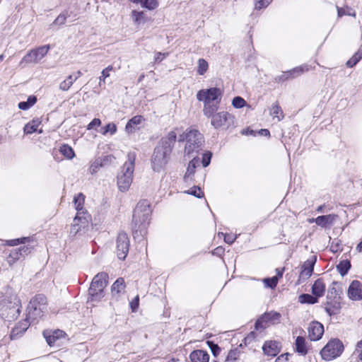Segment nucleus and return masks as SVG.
I'll return each instance as SVG.
<instances>
[{
	"label": "nucleus",
	"instance_id": "obj_29",
	"mask_svg": "<svg viewBox=\"0 0 362 362\" xmlns=\"http://www.w3.org/2000/svg\"><path fill=\"white\" fill-rule=\"evenodd\" d=\"M85 202V196L82 193H78L74 198V202L75 204L76 209L77 211V214L80 212H86L83 210V204Z\"/></svg>",
	"mask_w": 362,
	"mask_h": 362
},
{
	"label": "nucleus",
	"instance_id": "obj_61",
	"mask_svg": "<svg viewBox=\"0 0 362 362\" xmlns=\"http://www.w3.org/2000/svg\"><path fill=\"white\" fill-rule=\"evenodd\" d=\"M286 74V72H284L281 76H276L275 78L276 81L280 82V81H285L288 78H291L290 74Z\"/></svg>",
	"mask_w": 362,
	"mask_h": 362
},
{
	"label": "nucleus",
	"instance_id": "obj_52",
	"mask_svg": "<svg viewBox=\"0 0 362 362\" xmlns=\"http://www.w3.org/2000/svg\"><path fill=\"white\" fill-rule=\"evenodd\" d=\"M224 236V241L228 244H232L236 239L237 236L232 234H224L223 233H218V235Z\"/></svg>",
	"mask_w": 362,
	"mask_h": 362
},
{
	"label": "nucleus",
	"instance_id": "obj_36",
	"mask_svg": "<svg viewBox=\"0 0 362 362\" xmlns=\"http://www.w3.org/2000/svg\"><path fill=\"white\" fill-rule=\"evenodd\" d=\"M70 16V12L68 10L64 11L61 13L57 18L54 21L52 25H64L67 18Z\"/></svg>",
	"mask_w": 362,
	"mask_h": 362
},
{
	"label": "nucleus",
	"instance_id": "obj_30",
	"mask_svg": "<svg viewBox=\"0 0 362 362\" xmlns=\"http://www.w3.org/2000/svg\"><path fill=\"white\" fill-rule=\"evenodd\" d=\"M76 80L77 77H74L73 75H69L66 79L59 83V88L61 90L66 91Z\"/></svg>",
	"mask_w": 362,
	"mask_h": 362
},
{
	"label": "nucleus",
	"instance_id": "obj_26",
	"mask_svg": "<svg viewBox=\"0 0 362 362\" xmlns=\"http://www.w3.org/2000/svg\"><path fill=\"white\" fill-rule=\"evenodd\" d=\"M144 121V119L141 115H136L129 120L126 124L125 129L127 132H132L136 127L141 124Z\"/></svg>",
	"mask_w": 362,
	"mask_h": 362
},
{
	"label": "nucleus",
	"instance_id": "obj_63",
	"mask_svg": "<svg viewBox=\"0 0 362 362\" xmlns=\"http://www.w3.org/2000/svg\"><path fill=\"white\" fill-rule=\"evenodd\" d=\"M18 107L21 110H26L29 109L30 107L29 104L27 103L26 102H21L18 103Z\"/></svg>",
	"mask_w": 362,
	"mask_h": 362
},
{
	"label": "nucleus",
	"instance_id": "obj_34",
	"mask_svg": "<svg viewBox=\"0 0 362 362\" xmlns=\"http://www.w3.org/2000/svg\"><path fill=\"white\" fill-rule=\"evenodd\" d=\"M59 152L67 159H72L75 156L73 148L67 144L62 145L59 148Z\"/></svg>",
	"mask_w": 362,
	"mask_h": 362
},
{
	"label": "nucleus",
	"instance_id": "obj_7",
	"mask_svg": "<svg viewBox=\"0 0 362 362\" xmlns=\"http://www.w3.org/2000/svg\"><path fill=\"white\" fill-rule=\"evenodd\" d=\"M171 151L169 148H165L161 146H157L151 158L152 168L156 172L164 170L168 164Z\"/></svg>",
	"mask_w": 362,
	"mask_h": 362
},
{
	"label": "nucleus",
	"instance_id": "obj_28",
	"mask_svg": "<svg viewBox=\"0 0 362 362\" xmlns=\"http://www.w3.org/2000/svg\"><path fill=\"white\" fill-rule=\"evenodd\" d=\"M296 351L302 355H305L308 352L305 339L303 337L298 336L296 339Z\"/></svg>",
	"mask_w": 362,
	"mask_h": 362
},
{
	"label": "nucleus",
	"instance_id": "obj_16",
	"mask_svg": "<svg viewBox=\"0 0 362 362\" xmlns=\"http://www.w3.org/2000/svg\"><path fill=\"white\" fill-rule=\"evenodd\" d=\"M177 128L170 131L165 136L160 139L157 146H161L165 148H169L172 152L174 144L177 139Z\"/></svg>",
	"mask_w": 362,
	"mask_h": 362
},
{
	"label": "nucleus",
	"instance_id": "obj_48",
	"mask_svg": "<svg viewBox=\"0 0 362 362\" xmlns=\"http://www.w3.org/2000/svg\"><path fill=\"white\" fill-rule=\"evenodd\" d=\"M273 0H256L255 2V9L260 10L262 8H264L267 7Z\"/></svg>",
	"mask_w": 362,
	"mask_h": 362
},
{
	"label": "nucleus",
	"instance_id": "obj_11",
	"mask_svg": "<svg viewBox=\"0 0 362 362\" xmlns=\"http://www.w3.org/2000/svg\"><path fill=\"white\" fill-rule=\"evenodd\" d=\"M129 240L125 233H119L117 238V255L119 259H124L129 252Z\"/></svg>",
	"mask_w": 362,
	"mask_h": 362
},
{
	"label": "nucleus",
	"instance_id": "obj_15",
	"mask_svg": "<svg viewBox=\"0 0 362 362\" xmlns=\"http://www.w3.org/2000/svg\"><path fill=\"white\" fill-rule=\"evenodd\" d=\"M281 318V314L275 311H271L264 313L255 323L256 329L262 327L263 323L271 322L272 324L278 323Z\"/></svg>",
	"mask_w": 362,
	"mask_h": 362
},
{
	"label": "nucleus",
	"instance_id": "obj_54",
	"mask_svg": "<svg viewBox=\"0 0 362 362\" xmlns=\"http://www.w3.org/2000/svg\"><path fill=\"white\" fill-rule=\"evenodd\" d=\"M100 167H101V164L98 161H97V160L94 161L90 165V168H89L90 173L91 175L96 173Z\"/></svg>",
	"mask_w": 362,
	"mask_h": 362
},
{
	"label": "nucleus",
	"instance_id": "obj_44",
	"mask_svg": "<svg viewBox=\"0 0 362 362\" xmlns=\"http://www.w3.org/2000/svg\"><path fill=\"white\" fill-rule=\"evenodd\" d=\"M337 13H338L339 17H341L345 15L351 16H356L355 12L353 11L352 9L350 8L346 7V8H339V6H337Z\"/></svg>",
	"mask_w": 362,
	"mask_h": 362
},
{
	"label": "nucleus",
	"instance_id": "obj_57",
	"mask_svg": "<svg viewBox=\"0 0 362 362\" xmlns=\"http://www.w3.org/2000/svg\"><path fill=\"white\" fill-rule=\"evenodd\" d=\"M32 249L33 248L28 245H23V246H21L19 248H18V250L19 252H21V255L23 256V255H27L29 253H30Z\"/></svg>",
	"mask_w": 362,
	"mask_h": 362
},
{
	"label": "nucleus",
	"instance_id": "obj_35",
	"mask_svg": "<svg viewBox=\"0 0 362 362\" xmlns=\"http://www.w3.org/2000/svg\"><path fill=\"white\" fill-rule=\"evenodd\" d=\"M197 161H195L194 159L191 160L189 163V165H188V167L187 168V171H186V173L185 175V177H184V180H185V182H189L192 180V175H193L195 172V168H196V164H197Z\"/></svg>",
	"mask_w": 362,
	"mask_h": 362
},
{
	"label": "nucleus",
	"instance_id": "obj_47",
	"mask_svg": "<svg viewBox=\"0 0 362 362\" xmlns=\"http://www.w3.org/2000/svg\"><path fill=\"white\" fill-rule=\"evenodd\" d=\"M264 283L267 287L273 288L276 287L278 283V277L273 276L272 278H267L264 279Z\"/></svg>",
	"mask_w": 362,
	"mask_h": 362
},
{
	"label": "nucleus",
	"instance_id": "obj_51",
	"mask_svg": "<svg viewBox=\"0 0 362 362\" xmlns=\"http://www.w3.org/2000/svg\"><path fill=\"white\" fill-rule=\"evenodd\" d=\"M354 354L357 358L362 361V339L357 342Z\"/></svg>",
	"mask_w": 362,
	"mask_h": 362
},
{
	"label": "nucleus",
	"instance_id": "obj_14",
	"mask_svg": "<svg viewBox=\"0 0 362 362\" xmlns=\"http://www.w3.org/2000/svg\"><path fill=\"white\" fill-rule=\"evenodd\" d=\"M141 206V204H138L133 214V221L136 226L146 223L150 216L151 209L149 206L148 205L145 206L147 209H145L144 213H142Z\"/></svg>",
	"mask_w": 362,
	"mask_h": 362
},
{
	"label": "nucleus",
	"instance_id": "obj_56",
	"mask_svg": "<svg viewBox=\"0 0 362 362\" xmlns=\"http://www.w3.org/2000/svg\"><path fill=\"white\" fill-rule=\"evenodd\" d=\"M291 355L289 354H285L279 356L275 361V362H293L291 360Z\"/></svg>",
	"mask_w": 362,
	"mask_h": 362
},
{
	"label": "nucleus",
	"instance_id": "obj_27",
	"mask_svg": "<svg viewBox=\"0 0 362 362\" xmlns=\"http://www.w3.org/2000/svg\"><path fill=\"white\" fill-rule=\"evenodd\" d=\"M132 2L139 4L143 8L149 11L156 9L158 6V0H131Z\"/></svg>",
	"mask_w": 362,
	"mask_h": 362
},
{
	"label": "nucleus",
	"instance_id": "obj_24",
	"mask_svg": "<svg viewBox=\"0 0 362 362\" xmlns=\"http://www.w3.org/2000/svg\"><path fill=\"white\" fill-rule=\"evenodd\" d=\"M314 264L315 262L313 261H306L302 266L299 278L302 279H308L310 278L313 272Z\"/></svg>",
	"mask_w": 362,
	"mask_h": 362
},
{
	"label": "nucleus",
	"instance_id": "obj_9",
	"mask_svg": "<svg viewBox=\"0 0 362 362\" xmlns=\"http://www.w3.org/2000/svg\"><path fill=\"white\" fill-rule=\"evenodd\" d=\"M90 216L86 212L76 214L71 226L70 233L76 235L79 232L85 230L89 226Z\"/></svg>",
	"mask_w": 362,
	"mask_h": 362
},
{
	"label": "nucleus",
	"instance_id": "obj_62",
	"mask_svg": "<svg viewBox=\"0 0 362 362\" xmlns=\"http://www.w3.org/2000/svg\"><path fill=\"white\" fill-rule=\"evenodd\" d=\"M110 76L109 73H106V71H102L101 76L99 77V84L101 85L102 83H105V78Z\"/></svg>",
	"mask_w": 362,
	"mask_h": 362
},
{
	"label": "nucleus",
	"instance_id": "obj_31",
	"mask_svg": "<svg viewBox=\"0 0 362 362\" xmlns=\"http://www.w3.org/2000/svg\"><path fill=\"white\" fill-rule=\"evenodd\" d=\"M270 115L274 119L276 118L278 122L284 118L283 111L276 103L272 105L270 110Z\"/></svg>",
	"mask_w": 362,
	"mask_h": 362
},
{
	"label": "nucleus",
	"instance_id": "obj_58",
	"mask_svg": "<svg viewBox=\"0 0 362 362\" xmlns=\"http://www.w3.org/2000/svg\"><path fill=\"white\" fill-rule=\"evenodd\" d=\"M139 296H136L131 302H130V307L132 308V310L133 312L136 311V309L139 307Z\"/></svg>",
	"mask_w": 362,
	"mask_h": 362
},
{
	"label": "nucleus",
	"instance_id": "obj_41",
	"mask_svg": "<svg viewBox=\"0 0 362 362\" xmlns=\"http://www.w3.org/2000/svg\"><path fill=\"white\" fill-rule=\"evenodd\" d=\"M28 241H30L29 237H23V238L6 240V245L13 247V246H16V245H18L20 244H25Z\"/></svg>",
	"mask_w": 362,
	"mask_h": 362
},
{
	"label": "nucleus",
	"instance_id": "obj_60",
	"mask_svg": "<svg viewBox=\"0 0 362 362\" xmlns=\"http://www.w3.org/2000/svg\"><path fill=\"white\" fill-rule=\"evenodd\" d=\"M168 55V53H161V52H158L156 54V56H155V61L156 62H160L161 61H163L167 56Z\"/></svg>",
	"mask_w": 362,
	"mask_h": 362
},
{
	"label": "nucleus",
	"instance_id": "obj_40",
	"mask_svg": "<svg viewBox=\"0 0 362 362\" xmlns=\"http://www.w3.org/2000/svg\"><path fill=\"white\" fill-rule=\"evenodd\" d=\"M361 59L362 51L359 49L349 60L347 61L346 66L351 68L354 66Z\"/></svg>",
	"mask_w": 362,
	"mask_h": 362
},
{
	"label": "nucleus",
	"instance_id": "obj_19",
	"mask_svg": "<svg viewBox=\"0 0 362 362\" xmlns=\"http://www.w3.org/2000/svg\"><path fill=\"white\" fill-rule=\"evenodd\" d=\"M264 354L269 356H276L280 352L279 343L276 341H268L262 346Z\"/></svg>",
	"mask_w": 362,
	"mask_h": 362
},
{
	"label": "nucleus",
	"instance_id": "obj_12",
	"mask_svg": "<svg viewBox=\"0 0 362 362\" xmlns=\"http://www.w3.org/2000/svg\"><path fill=\"white\" fill-rule=\"evenodd\" d=\"M210 117H211V125L216 129L228 125L232 119L231 115L227 112L214 113Z\"/></svg>",
	"mask_w": 362,
	"mask_h": 362
},
{
	"label": "nucleus",
	"instance_id": "obj_22",
	"mask_svg": "<svg viewBox=\"0 0 362 362\" xmlns=\"http://www.w3.org/2000/svg\"><path fill=\"white\" fill-rule=\"evenodd\" d=\"M335 218L336 216L334 214L320 216L316 218L310 219V223L315 222L317 226L321 227H326L327 225L332 223Z\"/></svg>",
	"mask_w": 362,
	"mask_h": 362
},
{
	"label": "nucleus",
	"instance_id": "obj_8",
	"mask_svg": "<svg viewBox=\"0 0 362 362\" xmlns=\"http://www.w3.org/2000/svg\"><path fill=\"white\" fill-rule=\"evenodd\" d=\"M344 350L342 342L337 339L330 340L321 350L320 355L325 361H331L339 356Z\"/></svg>",
	"mask_w": 362,
	"mask_h": 362
},
{
	"label": "nucleus",
	"instance_id": "obj_4",
	"mask_svg": "<svg viewBox=\"0 0 362 362\" xmlns=\"http://www.w3.org/2000/svg\"><path fill=\"white\" fill-rule=\"evenodd\" d=\"M135 159V153H129L127 161L123 165L121 172L117 176V185L121 192H127L132 182Z\"/></svg>",
	"mask_w": 362,
	"mask_h": 362
},
{
	"label": "nucleus",
	"instance_id": "obj_25",
	"mask_svg": "<svg viewBox=\"0 0 362 362\" xmlns=\"http://www.w3.org/2000/svg\"><path fill=\"white\" fill-rule=\"evenodd\" d=\"M325 291V284L322 279H317L312 286V293L317 298L322 297Z\"/></svg>",
	"mask_w": 362,
	"mask_h": 362
},
{
	"label": "nucleus",
	"instance_id": "obj_3",
	"mask_svg": "<svg viewBox=\"0 0 362 362\" xmlns=\"http://www.w3.org/2000/svg\"><path fill=\"white\" fill-rule=\"evenodd\" d=\"M178 141H186L184 153L189 157L198 153L204 145V136L195 129H187L185 133L180 136Z\"/></svg>",
	"mask_w": 362,
	"mask_h": 362
},
{
	"label": "nucleus",
	"instance_id": "obj_39",
	"mask_svg": "<svg viewBox=\"0 0 362 362\" xmlns=\"http://www.w3.org/2000/svg\"><path fill=\"white\" fill-rule=\"evenodd\" d=\"M209 68L208 62L204 59H199L197 62V71L199 75H204Z\"/></svg>",
	"mask_w": 362,
	"mask_h": 362
},
{
	"label": "nucleus",
	"instance_id": "obj_21",
	"mask_svg": "<svg viewBox=\"0 0 362 362\" xmlns=\"http://www.w3.org/2000/svg\"><path fill=\"white\" fill-rule=\"evenodd\" d=\"M189 358L192 362H209V355L204 350L193 351L190 355Z\"/></svg>",
	"mask_w": 362,
	"mask_h": 362
},
{
	"label": "nucleus",
	"instance_id": "obj_37",
	"mask_svg": "<svg viewBox=\"0 0 362 362\" xmlns=\"http://www.w3.org/2000/svg\"><path fill=\"white\" fill-rule=\"evenodd\" d=\"M40 122L37 120H33L31 122L27 124L24 127V132L27 134H32L37 131L38 126Z\"/></svg>",
	"mask_w": 362,
	"mask_h": 362
},
{
	"label": "nucleus",
	"instance_id": "obj_59",
	"mask_svg": "<svg viewBox=\"0 0 362 362\" xmlns=\"http://www.w3.org/2000/svg\"><path fill=\"white\" fill-rule=\"evenodd\" d=\"M211 153H205L204 155L203 159H202V165L204 167H207L209 165L210 160H211Z\"/></svg>",
	"mask_w": 362,
	"mask_h": 362
},
{
	"label": "nucleus",
	"instance_id": "obj_10",
	"mask_svg": "<svg viewBox=\"0 0 362 362\" xmlns=\"http://www.w3.org/2000/svg\"><path fill=\"white\" fill-rule=\"evenodd\" d=\"M49 45H44L29 52L20 62L19 65L23 66L30 63H38L48 52Z\"/></svg>",
	"mask_w": 362,
	"mask_h": 362
},
{
	"label": "nucleus",
	"instance_id": "obj_1",
	"mask_svg": "<svg viewBox=\"0 0 362 362\" xmlns=\"http://www.w3.org/2000/svg\"><path fill=\"white\" fill-rule=\"evenodd\" d=\"M197 99L204 103L203 112L210 117L218 110L222 98V90L216 87L202 89L197 93Z\"/></svg>",
	"mask_w": 362,
	"mask_h": 362
},
{
	"label": "nucleus",
	"instance_id": "obj_2",
	"mask_svg": "<svg viewBox=\"0 0 362 362\" xmlns=\"http://www.w3.org/2000/svg\"><path fill=\"white\" fill-rule=\"evenodd\" d=\"M21 304L18 296L9 292L0 296V315L7 321L16 320L21 312Z\"/></svg>",
	"mask_w": 362,
	"mask_h": 362
},
{
	"label": "nucleus",
	"instance_id": "obj_42",
	"mask_svg": "<svg viewBox=\"0 0 362 362\" xmlns=\"http://www.w3.org/2000/svg\"><path fill=\"white\" fill-rule=\"evenodd\" d=\"M351 267V264L349 261H342L337 266V269L339 273L344 276L345 275Z\"/></svg>",
	"mask_w": 362,
	"mask_h": 362
},
{
	"label": "nucleus",
	"instance_id": "obj_50",
	"mask_svg": "<svg viewBox=\"0 0 362 362\" xmlns=\"http://www.w3.org/2000/svg\"><path fill=\"white\" fill-rule=\"evenodd\" d=\"M132 16L136 23H140L144 18V11H133Z\"/></svg>",
	"mask_w": 362,
	"mask_h": 362
},
{
	"label": "nucleus",
	"instance_id": "obj_38",
	"mask_svg": "<svg viewBox=\"0 0 362 362\" xmlns=\"http://www.w3.org/2000/svg\"><path fill=\"white\" fill-rule=\"evenodd\" d=\"M22 257L21 255V252L18 250V249H13L11 250L8 257H7V262L10 266L13 264L16 260L20 259V257Z\"/></svg>",
	"mask_w": 362,
	"mask_h": 362
},
{
	"label": "nucleus",
	"instance_id": "obj_13",
	"mask_svg": "<svg viewBox=\"0 0 362 362\" xmlns=\"http://www.w3.org/2000/svg\"><path fill=\"white\" fill-rule=\"evenodd\" d=\"M308 333L311 341H318L323 335L324 326L319 322H311L308 327Z\"/></svg>",
	"mask_w": 362,
	"mask_h": 362
},
{
	"label": "nucleus",
	"instance_id": "obj_20",
	"mask_svg": "<svg viewBox=\"0 0 362 362\" xmlns=\"http://www.w3.org/2000/svg\"><path fill=\"white\" fill-rule=\"evenodd\" d=\"M28 320H30L27 317V319L19 322L17 325L13 328L10 335L11 339H16L27 330L30 326V322Z\"/></svg>",
	"mask_w": 362,
	"mask_h": 362
},
{
	"label": "nucleus",
	"instance_id": "obj_5",
	"mask_svg": "<svg viewBox=\"0 0 362 362\" xmlns=\"http://www.w3.org/2000/svg\"><path fill=\"white\" fill-rule=\"evenodd\" d=\"M107 274L104 272L95 276L88 290V303L100 301L103 298V289L107 286Z\"/></svg>",
	"mask_w": 362,
	"mask_h": 362
},
{
	"label": "nucleus",
	"instance_id": "obj_33",
	"mask_svg": "<svg viewBox=\"0 0 362 362\" xmlns=\"http://www.w3.org/2000/svg\"><path fill=\"white\" fill-rule=\"evenodd\" d=\"M308 70L309 67L308 65H302L300 66H297L291 71H286V74H290L291 78H293L294 77L301 75L302 74H303L305 71H308Z\"/></svg>",
	"mask_w": 362,
	"mask_h": 362
},
{
	"label": "nucleus",
	"instance_id": "obj_6",
	"mask_svg": "<svg viewBox=\"0 0 362 362\" xmlns=\"http://www.w3.org/2000/svg\"><path fill=\"white\" fill-rule=\"evenodd\" d=\"M47 298L43 294L36 295L28 306V317L34 321L40 318L46 309Z\"/></svg>",
	"mask_w": 362,
	"mask_h": 362
},
{
	"label": "nucleus",
	"instance_id": "obj_64",
	"mask_svg": "<svg viewBox=\"0 0 362 362\" xmlns=\"http://www.w3.org/2000/svg\"><path fill=\"white\" fill-rule=\"evenodd\" d=\"M37 101V98L35 96H30L26 101L27 103L29 104L30 107H32Z\"/></svg>",
	"mask_w": 362,
	"mask_h": 362
},
{
	"label": "nucleus",
	"instance_id": "obj_18",
	"mask_svg": "<svg viewBox=\"0 0 362 362\" xmlns=\"http://www.w3.org/2000/svg\"><path fill=\"white\" fill-rule=\"evenodd\" d=\"M43 335H44L45 338L46 339L47 344L50 346H52L55 345L57 340H59L62 338H64L65 337L66 334L62 330L57 329V330L52 331V332L45 331L43 332Z\"/></svg>",
	"mask_w": 362,
	"mask_h": 362
},
{
	"label": "nucleus",
	"instance_id": "obj_53",
	"mask_svg": "<svg viewBox=\"0 0 362 362\" xmlns=\"http://www.w3.org/2000/svg\"><path fill=\"white\" fill-rule=\"evenodd\" d=\"M209 348L211 349V351L212 354L216 356L218 354H219L221 351V348L216 344H214L212 341H208Z\"/></svg>",
	"mask_w": 362,
	"mask_h": 362
},
{
	"label": "nucleus",
	"instance_id": "obj_17",
	"mask_svg": "<svg viewBox=\"0 0 362 362\" xmlns=\"http://www.w3.org/2000/svg\"><path fill=\"white\" fill-rule=\"evenodd\" d=\"M348 296L353 300L362 299V284L358 281H353L348 289Z\"/></svg>",
	"mask_w": 362,
	"mask_h": 362
},
{
	"label": "nucleus",
	"instance_id": "obj_43",
	"mask_svg": "<svg viewBox=\"0 0 362 362\" xmlns=\"http://www.w3.org/2000/svg\"><path fill=\"white\" fill-rule=\"evenodd\" d=\"M240 356V351L238 349L230 350L226 357V362H234Z\"/></svg>",
	"mask_w": 362,
	"mask_h": 362
},
{
	"label": "nucleus",
	"instance_id": "obj_32",
	"mask_svg": "<svg viewBox=\"0 0 362 362\" xmlns=\"http://www.w3.org/2000/svg\"><path fill=\"white\" fill-rule=\"evenodd\" d=\"M298 302L300 303L315 304L318 302V298L315 296L304 293L299 296Z\"/></svg>",
	"mask_w": 362,
	"mask_h": 362
},
{
	"label": "nucleus",
	"instance_id": "obj_23",
	"mask_svg": "<svg viewBox=\"0 0 362 362\" xmlns=\"http://www.w3.org/2000/svg\"><path fill=\"white\" fill-rule=\"evenodd\" d=\"M126 285L123 278H118L112 284L111 288L112 295L118 297L121 293L124 291Z\"/></svg>",
	"mask_w": 362,
	"mask_h": 362
},
{
	"label": "nucleus",
	"instance_id": "obj_49",
	"mask_svg": "<svg viewBox=\"0 0 362 362\" xmlns=\"http://www.w3.org/2000/svg\"><path fill=\"white\" fill-rule=\"evenodd\" d=\"M116 132V125L114 123H109L104 127V131L102 132V134L105 135L107 133H110L111 135H113Z\"/></svg>",
	"mask_w": 362,
	"mask_h": 362
},
{
	"label": "nucleus",
	"instance_id": "obj_45",
	"mask_svg": "<svg viewBox=\"0 0 362 362\" xmlns=\"http://www.w3.org/2000/svg\"><path fill=\"white\" fill-rule=\"evenodd\" d=\"M245 104V100L240 96L235 97L232 101V105L235 108H241L244 107Z\"/></svg>",
	"mask_w": 362,
	"mask_h": 362
},
{
	"label": "nucleus",
	"instance_id": "obj_55",
	"mask_svg": "<svg viewBox=\"0 0 362 362\" xmlns=\"http://www.w3.org/2000/svg\"><path fill=\"white\" fill-rule=\"evenodd\" d=\"M101 124V121L98 118L93 119L87 126V129L90 130L99 127Z\"/></svg>",
	"mask_w": 362,
	"mask_h": 362
},
{
	"label": "nucleus",
	"instance_id": "obj_46",
	"mask_svg": "<svg viewBox=\"0 0 362 362\" xmlns=\"http://www.w3.org/2000/svg\"><path fill=\"white\" fill-rule=\"evenodd\" d=\"M186 193L192 194L197 198H201L204 196V192L198 187H193L189 189Z\"/></svg>",
	"mask_w": 362,
	"mask_h": 362
}]
</instances>
